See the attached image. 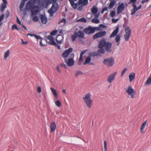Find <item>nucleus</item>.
Returning a JSON list of instances; mask_svg holds the SVG:
<instances>
[{"label": "nucleus", "mask_w": 151, "mask_h": 151, "mask_svg": "<svg viewBox=\"0 0 151 151\" xmlns=\"http://www.w3.org/2000/svg\"><path fill=\"white\" fill-rule=\"evenodd\" d=\"M17 22L19 24L21 25H22V23L19 20L18 17H17Z\"/></svg>", "instance_id": "obj_55"}, {"label": "nucleus", "mask_w": 151, "mask_h": 151, "mask_svg": "<svg viewBox=\"0 0 151 151\" xmlns=\"http://www.w3.org/2000/svg\"><path fill=\"white\" fill-rule=\"evenodd\" d=\"M116 2L115 0H112L109 6V8L111 9L112 8Z\"/></svg>", "instance_id": "obj_27"}, {"label": "nucleus", "mask_w": 151, "mask_h": 151, "mask_svg": "<svg viewBox=\"0 0 151 151\" xmlns=\"http://www.w3.org/2000/svg\"><path fill=\"white\" fill-rule=\"evenodd\" d=\"M83 5H81V6H79L78 8V10L80 11H82L83 8Z\"/></svg>", "instance_id": "obj_51"}, {"label": "nucleus", "mask_w": 151, "mask_h": 151, "mask_svg": "<svg viewBox=\"0 0 151 151\" xmlns=\"http://www.w3.org/2000/svg\"><path fill=\"white\" fill-rule=\"evenodd\" d=\"M128 94L130 96V97L132 99L134 98V95L135 94V92L131 86H129L127 89L126 91Z\"/></svg>", "instance_id": "obj_6"}, {"label": "nucleus", "mask_w": 151, "mask_h": 151, "mask_svg": "<svg viewBox=\"0 0 151 151\" xmlns=\"http://www.w3.org/2000/svg\"><path fill=\"white\" fill-rule=\"evenodd\" d=\"M50 89L52 91V93L55 96V97H57L58 94L56 90L53 88H51Z\"/></svg>", "instance_id": "obj_33"}, {"label": "nucleus", "mask_w": 151, "mask_h": 151, "mask_svg": "<svg viewBox=\"0 0 151 151\" xmlns=\"http://www.w3.org/2000/svg\"><path fill=\"white\" fill-rule=\"evenodd\" d=\"M65 61L69 66H72L74 64V61L73 59L72 58L69 59L68 61L65 59Z\"/></svg>", "instance_id": "obj_14"}, {"label": "nucleus", "mask_w": 151, "mask_h": 151, "mask_svg": "<svg viewBox=\"0 0 151 151\" xmlns=\"http://www.w3.org/2000/svg\"><path fill=\"white\" fill-rule=\"evenodd\" d=\"M9 50H8L6 52H5L4 55V59L6 60L7 57L9 56Z\"/></svg>", "instance_id": "obj_36"}, {"label": "nucleus", "mask_w": 151, "mask_h": 151, "mask_svg": "<svg viewBox=\"0 0 151 151\" xmlns=\"http://www.w3.org/2000/svg\"><path fill=\"white\" fill-rule=\"evenodd\" d=\"M5 15L4 14H2L0 15V23L1 22V21L3 19Z\"/></svg>", "instance_id": "obj_45"}, {"label": "nucleus", "mask_w": 151, "mask_h": 151, "mask_svg": "<svg viewBox=\"0 0 151 151\" xmlns=\"http://www.w3.org/2000/svg\"><path fill=\"white\" fill-rule=\"evenodd\" d=\"M145 84L146 85L151 84V75L149 77L145 83Z\"/></svg>", "instance_id": "obj_28"}, {"label": "nucleus", "mask_w": 151, "mask_h": 151, "mask_svg": "<svg viewBox=\"0 0 151 151\" xmlns=\"http://www.w3.org/2000/svg\"><path fill=\"white\" fill-rule=\"evenodd\" d=\"M35 34H28L27 35H29L31 37H35Z\"/></svg>", "instance_id": "obj_63"}, {"label": "nucleus", "mask_w": 151, "mask_h": 151, "mask_svg": "<svg viewBox=\"0 0 151 151\" xmlns=\"http://www.w3.org/2000/svg\"><path fill=\"white\" fill-rule=\"evenodd\" d=\"M102 54L101 53H99L98 52V50L97 52V53L96 52H90L89 53L88 55L89 56L94 57L96 56H98L100 54Z\"/></svg>", "instance_id": "obj_22"}, {"label": "nucleus", "mask_w": 151, "mask_h": 151, "mask_svg": "<svg viewBox=\"0 0 151 151\" xmlns=\"http://www.w3.org/2000/svg\"><path fill=\"white\" fill-rule=\"evenodd\" d=\"M103 63L109 67H111L114 64V61L112 57L107 59H104Z\"/></svg>", "instance_id": "obj_4"}, {"label": "nucleus", "mask_w": 151, "mask_h": 151, "mask_svg": "<svg viewBox=\"0 0 151 151\" xmlns=\"http://www.w3.org/2000/svg\"><path fill=\"white\" fill-rule=\"evenodd\" d=\"M117 72H116L110 74L107 79V81L109 83H111L115 79V77Z\"/></svg>", "instance_id": "obj_10"}, {"label": "nucleus", "mask_w": 151, "mask_h": 151, "mask_svg": "<svg viewBox=\"0 0 151 151\" xmlns=\"http://www.w3.org/2000/svg\"><path fill=\"white\" fill-rule=\"evenodd\" d=\"M56 105L58 107H60L61 106V103L59 100H57L55 102Z\"/></svg>", "instance_id": "obj_40"}, {"label": "nucleus", "mask_w": 151, "mask_h": 151, "mask_svg": "<svg viewBox=\"0 0 151 151\" xmlns=\"http://www.w3.org/2000/svg\"><path fill=\"white\" fill-rule=\"evenodd\" d=\"M91 60V57L89 56L87 57L85 61L83 63L84 65H86L90 63Z\"/></svg>", "instance_id": "obj_30"}, {"label": "nucleus", "mask_w": 151, "mask_h": 151, "mask_svg": "<svg viewBox=\"0 0 151 151\" xmlns=\"http://www.w3.org/2000/svg\"><path fill=\"white\" fill-rule=\"evenodd\" d=\"M57 33V31L56 30H54L53 31H52L50 33V35L52 36H55V35Z\"/></svg>", "instance_id": "obj_42"}, {"label": "nucleus", "mask_w": 151, "mask_h": 151, "mask_svg": "<svg viewBox=\"0 0 151 151\" xmlns=\"http://www.w3.org/2000/svg\"><path fill=\"white\" fill-rule=\"evenodd\" d=\"M88 0H79L78 1V6L82 5L83 6H86L88 4ZM91 0H90L91 1Z\"/></svg>", "instance_id": "obj_15"}, {"label": "nucleus", "mask_w": 151, "mask_h": 151, "mask_svg": "<svg viewBox=\"0 0 151 151\" xmlns=\"http://www.w3.org/2000/svg\"><path fill=\"white\" fill-rule=\"evenodd\" d=\"M73 48L70 47L68 49L65 50L62 53V57L64 58H66L69 56L70 53L72 51Z\"/></svg>", "instance_id": "obj_9"}, {"label": "nucleus", "mask_w": 151, "mask_h": 151, "mask_svg": "<svg viewBox=\"0 0 151 151\" xmlns=\"http://www.w3.org/2000/svg\"><path fill=\"white\" fill-rule=\"evenodd\" d=\"M115 12L114 11H112L111 12L110 14L111 17H114L115 15Z\"/></svg>", "instance_id": "obj_47"}, {"label": "nucleus", "mask_w": 151, "mask_h": 151, "mask_svg": "<svg viewBox=\"0 0 151 151\" xmlns=\"http://www.w3.org/2000/svg\"><path fill=\"white\" fill-rule=\"evenodd\" d=\"M125 30V34L124 35V38L126 41H127L129 38L131 33V30L129 27L127 26L126 27Z\"/></svg>", "instance_id": "obj_5"}, {"label": "nucleus", "mask_w": 151, "mask_h": 151, "mask_svg": "<svg viewBox=\"0 0 151 151\" xmlns=\"http://www.w3.org/2000/svg\"><path fill=\"white\" fill-rule=\"evenodd\" d=\"M56 40L57 43L60 44L63 41V37L60 35H58L57 37Z\"/></svg>", "instance_id": "obj_16"}, {"label": "nucleus", "mask_w": 151, "mask_h": 151, "mask_svg": "<svg viewBox=\"0 0 151 151\" xmlns=\"http://www.w3.org/2000/svg\"><path fill=\"white\" fill-rule=\"evenodd\" d=\"M127 70V68H125L122 71V74H121V76H122L124 73H125L126 71Z\"/></svg>", "instance_id": "obj_50"}, {"label": "nucleus", "mask_w": 151, "mask_h": 151, "mask_svg": "<svg viewBox=\"0 0 151 151\" xmlns=\"http://www.w3.org/2000/svg\"><path fill=\"white\" fill-rule=\"evenodd\" d=\"M37 91L39 93H41V87H38L37 88Z\"/></svg>", "instance_id": "obj_60"}, {"label": "nucleus", "mask_w": 151, "mask_h": 151, "mask_svg": "<svg viewBox=\"0 0 151 151\" xmlns=\"http://www.w3.org/2000/svg\"><path fill=\"white\" fill-rule=\"evenodd\" d=\"M12 30H13V29H17L18 30H19V29L17 28V25L16 24H13L12 25Z\"/></svg>", "instance_id": "obj_44"}, {"label": "nucleus", "mask_w": 151, "mask_h": 151, "mask_svg": "<svg viewBox=\"0 0 151 151\" xmlns=\"http://www.w3.org/2000/svg\"><path fill=\"white\" fill-rule=\"evenodd\" d=\"M53 7L58 8V3L57 2H53V3H52V9Z\"/></svg>", "instance_id": "obj_41"}, {"label": "nucleus", "mask_w": 151, "mask_h": 151, "mask_svg": "<svg viewBox=\"0 0 151 151\" xmlns=\"http://www.w3.org/2000/svg\"><path fill=\"white\" fill-rule=\"evenodd\" d=\"M35 38H36L37 40H40V45L42 46H44L45 45L44 44L42 43V38L39 36H37L36 35H35L34 37Z\"/></svg>", "instance_id": "obj_25"}, {"label": "nucleus", "mask_w": 151, "mask_h": 151, "mask_svg": "<svg viewBox=\"0 0 151 151\" xmlns=\"http://www.w3.org/2000/svg\"><path fill=\"white\" fill-rule=\"evenodd\" d=\"M36 2L35 0H29L26 5V9L28 10L31 9V12L32 15H35L39 12V7L38 6L33 5Z\"/></svg>", "instance_id": "obj_2"}, {"label": "nucleus", "mask_w": 151, "mask_h": 151, "mask_svg": "<svg viewBox=\"0 0 151 151\" xmlns=\"http://www.w3.org/2000/svg\"><path fill=\"white\" fill-rule=\"evenodd\" d=\"M91 22L95 23L97 24L99 22V20L97 19L94 18L92 19Z\"/></svg>", "instance_id": "obj_38"}, {"label": "nucleus", "mask_w": 151, "mask_h": 151, "mask_svg": "<svg viewBox=\"0 0 151 151\" xmlns=\"http://www.w3.org/2000/svg\"><path fill=\"white\" fill-rule=\"evenodd\" d=\"M40 19L42 23L43 24H46L47 21V17L42 14L40 15Z\"/></svg>", "instance_id": "obj_20"}, {"label": "nucleus", "mask_w": 151, "mask_h": 151, "mask_svg": "<svg viewBox=\"0 0 151 151\" xmlns=\"http://www.w3.org/2000/svg\"><path fill=\"white\" fill-rule=\"evenodd\" d=\"M83 32L86 34L89 35L94 33V30L93 27L89 26L88 27L84 29Z\"/></svg>", "instance_id": "obj_8"}, {"label": "nucleus", "mask_w": 151, "mask_h": 151, "mask_svg": "<svg viewBox=\"0 0 151 151\" xmlns=\"http://www.w3.org/2000/svg\"><path fill=\"white\" fill-rule=\"evenodd\" d=\"M2 1L3 2V4L6 5L7 4V2L6 0H2Z\"/></svg>", "instance_id": "obj_62"}, {"label": "nucleus", "mask_w": 151, "mask_h": 151, "mask_svg": "<svg viewBox=\"0 0 151 151\" xmlns=\"http://www.w3.org/2000/svg\"><path fill=\"white\" fill-rule=\"evenodd\" d=\"M9 11H7L5 15L6 18H7L8 17L9 15Z\"/></svg>", "instance_id": "obj_56"}, {"label": "nucleus", "mask_w": 151, "mask_h": 151, "mask_svg": "<svg viewBox=\"0 0 151 151\" xmlns=\"http://www.w3.org/2000/svg\"><path fill=\"white\" fill-rule=\"evenodd\" d=\"M98 11V9L94 6L93 7L91 10V12L93 14H96L97 12Z\"/></svg>", "instance_id": "obj_29"}, {"label": "nucleus", "mask_w": 151, "mask_h": 151, "mask_svg": "<svg viewBox=\"0 0 151 151\" xmlns=\"http://www.w3.org/2000/svg\"><path fill=\"white\" fill-rule=\"evenodd\" d=\"M54 46H55L57 47L58 49L60 50V49H61V48H60V45H58L56 43H55V44H54Z\"/></svg>", "instance_id": "obj_57"}, {"label": "nucleus", "mask_w": 151, "mask_h": 151, "mask_svg": "<svg viewBox=\"0 0 151 151\" xmlns=\"http://www.w3.org/2000/svg\"><path fill=\"white\" fill-rule=\"evenodd\" d=\"M58 9V8L55 7H53L52 9V6L51 9L48 10V12L50 14V17H52L53 16L54 13L56 12L57 11Z\"/></svg>", "instance_id": "obj_12"}, {"label": "nucleus", "mask_w": 151, "mask_h": 151, "mask_svg": "<svg viewBox=\"0 0 151 151\" xmlns=\"http://www.w3.org/2000/svg\"><path fill=\"white\" fill-rule=\"evenodd\" d=\"M129 77L130 82H131L135 78V73L133 72L132 73L129 75Z\"/></svg>", "instance_id": "obj_23"}, {"label": "nucleus", "mask_w": 151, "mask_h": 151, "mask_svg": "<svg viewBox=\"0 0 151 151\" xmlns=\"http://www.w3.org/2000/svg\"><path fill=\"white\" fill-rule=\"evenodd\" d=\"M99 27L100 28H106L107 27L105 25L102 24H100L99 25Z\"/></svg>", "instance_id": "obj_49"}, {"label": "nucleus", "mask_w": 151, "mask_h": 151, "mask_svg": "<svg viewBox=\"0 0 151 151\" xmlns=\"http://www.w3.org/2000/svg\"><path fill=\"white\" fill-rule=\"evenodd\" d=\"M105 31H101L95 34L93 37V39H96L99 38L101 37L105 36L106 34Z\"/></svg>", "instance_id": "obj_7"}, {"label": "nucleus", "mask_w": 151, "mask_h": 151, "mask_svg": "<svg viewBox=\"0 0 151 151\" xmlns=\"http://www.w3.org/2000/svg\"><path fill=\"white\" fill-rule=\"evenodd\" d=\"M47 39L50 40V41L48 42V43L49 45H54L55 44L56 42L54 41V38L51 35L47 36Z\"/></svg>", "instance_id": "obj_13"}, {"label": "nucleus", "mask_w": 151, "mask_h": 151, "mask_svg": "<svg viewBox=\"0 0 151 151\" xmlns=\"http://www.w3.org/2000/svg\"><path fill=\"white\" fill-rule=\"evenodd\" d=\"M60 65L61 67H64L65 68H67V65L64 63L60 64Z\"/></svg>", "instance_id": "obj_54"}, {"label": "nucleus", "mask_w": 151, "mask_h": 151, "mask_svg": "<svg viewBox=\"0 0 151 151\" xmlns=\"http://www.w3.org/2000/svg\"><path fill=\"white\" fill-rule=\"evenodd\" d=\"M78 37L77 34H76V32H74V34L71 36V39L73 42L75 41L76 39Z\"/></svg>", "instance_id": "obj_32"}, {"label": "nucleus", "mask_w": 151, "mask_h": 151, "mask_svg": "<svg viewBox=\"0 0 151 151\" xmlns=\"http://www.w3.org/2000/svg\"><path fill=\"white\" fill-rule=\"evenodd\" d=\"M83 100L87 106L90 108L93 103V101L91 99V94L90 93L86 94L83 97Z\"/></svg>", "instance_id": "obj_3"}, {"label": "nucleus", "mask_w": 151, "mask_h": 151, "mask_svg": "<svg viewBox=\"0 0 151 151\" xmlns=\"http://www.w3.org/2000/svg\"><path fill=\"white\" fill-rule=\"evenodd\" d=\"M136 11L135 10V9L133 8L131 10V15H133L135 12H136Z\"/></svg>", "instance_id": "obj_52"}, {"label": "nucleus", "mask_w": 151, "mask_h": 151, "mask_svg": "<svg viewBox=\"0 0 151 151\" xmlns=\"http://www.w3.org/2000/svg\"><path fill=\"white\" fill-rule=\"evenodd\" d=\"M118 20L119 19H112V21L113 23H116L118 21Z\"/></svg>", "instance_id": "obj_58"}, {"label": "nucleus", "mask_w": 151, "mask_h": 151, "mask_svg": "<svg viewBox=\"0 0 151 151\" xmlns=\"http://www.w3.org/2000/svg\"><path fill=\"white\" fill-rule=\"evenodd\" d=\"M77 0H69L70 4L74 9H76L78 6V2L76 3H75V1H76Z\"/></svg>", "instance_id": "obj_18"}, {"label": "nucleus", "mask_w": 151, "mask_h": 151, "mask_svg": "<svg viewBox=\"0 0 151 151\" xmlns=\"http://www.w3.org/2000/svg\"><path fill=\"white\" fill-rule=\"evenodd\" d=\"M102 9L104 11H106L107 10V7H105L103 8Z\"/></svg>", "instance_id": "obj_64"}, {"label": "nucleus", "mask_w": 151, "mask_h": 151, "mask_svg": "<svg viewBox=\"0 0 151 151\" xmlns=\"http://www.w3.org/2000/svg\"><path fill=\"white\" fill-rule=\"evenodd\" d=\"M87 50H83L81 52L80 54V58L79 59V61H81L83 60L82 57L83 54L86 52Z\"/></svg>", "instance_id": "obj_26"}, {"label": "nucleus", "mask_w": 151, "mask_h": 151, "mask_svg": "<svg viewBox=\"0 0 151 151\" xmlns=\"http://www.w3.org/2000/svg\"><path fill=\"white\" fill-rule=\"evenodd\" d=\"M115 40L116 42L118 43L117 45H119L120 44L119 41L120 40V36L119 35H116L115 37Z\"/></svg>", "instance_id": "obj_24"}, {"label": "nucleus", "mask_w": 151, "mask_h": 151, "mask_svg": "<svg viewBox=\"0 0 151 151\" xmlns=\"http://www.w3.org/2000/svg\"><path fill=\"white\" fill-rule=\"evenodd\" d=\"M21 41H22V43H21L22 44H27L28 43V42L27 41H26L25 42L22 39H21Z\"/></svg>", "instance_id": "obj_59"}, {"label": "nucleus", "mask_w": 151, "mask_h": 151, "mask_svg": "<svg viewBox=\"0 0 151 151\" xmlns=\"http://www.w3.org/2000/svg\"><path fill=\"white\" fill-rule=\"evenodd\" d=\"M112 43L109 42H106L104 38L101 39L99 42L98 48V52L104 54L105 50L108 53H110L112 51Z\"/></svg>", "instance_id": "obj_1"}, {"label": "nucleus", "mask_w": 151, "mask_h": 151, "mask_svg": "<svg viewBox=\"0 0 151 151\" xmlns=\"http://www.w3.org/2000/svg\"><path fill=\"white\" fill-rule=\"evenodd\" d=\"M57 70V71L59 73H60L61 72V70L60 69V67L59 66H58L56 68Z\"/></svg>", "instance_id": "obj_61"}, {"label": "nucleus", "mask_w": 151, "mask_h": 151, "mask_svg": "<svg viewBox=\"0 0 151 151\" xmlns=\"http://www.w3.org/2000/svg\"><path fill=\"white\" fill-rule=\"evenodd\" d=\"M119 27L118 26H117L115 30L110 35V38H111L114 37L117 35L119 32Z\"/></svg>", "instance_id": "obj_19"}, {"label": "nucleus", "mask_w": 151, "mask_h": 151, "mask_svg": "<svg viewBox=\"0 0 151 151\" xmlns=\"http://www.w3.org/2000/svg\"><path fill=\"white\" fill-rule=\"evenodd\" d=\"M45 2L48 4H50L52 2V0H45Z\"/></svg>", "instance_id": "obj_53"}, {"label": "nucleus", "mask_w": 151, "mask_h": 151, "mask_svg": "<svg viewBox=\"0 0 151 151\" xmlns=\"http://www.w3.org/2000/svg\"><path fill=\"white\" fill-rule=\"evenodd\" d=\"M7 6L6 5L3 4V3L1 4V5L0 7L1 11L3 12L4 11L5 8Z\"/></svg>", "instance_id": "obj_35"}, {"label": "nucleus", "mask_w": 151, "mask_h": 151, "mask_svg": "<svg viewBox=\"0 0 151 151\" xmlns=\"http://www.w3.org/2000/svg\"><path fill=\"white\" fill-rule=\"evenodd\" d=\"M146 125V121L144 122L142 125L141 128V131L142 133L143 132V130Z\"/></svg>", "instance_id": "obj_34"}, {"label": "nucleus", "mask_w": 151, "mask_h": 151, "mask_svg": "<svg viewBox=\"0 0 151 151\" xmlns=\"http://www.w3.org/2000/svg\"><path fill=\"white\" fill-rule=\"evenodd\" d=\"M82 72L80 70H78L76 71L75 73V77H77L79 75L82 74Z\"/></svg>", "instance_id": "obj_39"}, {"label": "nucleus", "mask_w": 151, "mask_h": 151, "mask_svg": "<svg viewBox=\"0 0 151 151\" xmlns=\"http://www.w3.org/2000/svg\"><path fill=\"white\" fill-rule=\"evenodd\" d=\"M27 0H23V1L21 3L20 5V9L21 11H22V9L23 8L25 5V1Z\"/></svg>", "instance_id": "obj_31"}, {"label": "nucleus", "mask_w": 151, "mask_h": 151, "mask_svg": "<svg viewBox=\"0 0 151 151\" xmlns=\"http://www.w3.org/2000/svg\"><path fill=\"white\" fill-rule=\"evenodd\" d=\"M76 34H77V36L79 38H84V32L81 30H79L77 32H76Z\"/></svg>", "instance_id": "obj_21"}, {"label": "nucleus", "mask_w": 151, "mask_h": 151, "mask_svg": "<svg viewBox=\"0 0 151 151\" xmlns=\"http://www.w3.org/2000/svg\"><path fill=\"white\" fill-rule=\"evenodd\" d=\"M50 127L51 132H52L55 131L56 128V124L55 122L50 123Z\"/></svg>", "instance_id": "obj_17"}, {"label": "nucleus", "mask_w": 151, "mask_h": 151, "mask_svg": "<svg viewBox=\"0 0 151 151\" xmlns=\"http://www.w3.org/2000/svg\"><path fill=\"white\" fill-rule=\"evenodd\" d=\"M104 149L105 151H106L107 149V143L106 141H104Z\"/></svg>", "instance_id": "obj_48"}, {"label": "nucleus", "mask_w": 151, "mask_h": 151, "mask_svg": "<svg viewBox=\"0 0 151 151\" xmlns=\"http://www.w3.org/2000/svg\"><path fill=\"white\" fill-rule=\"evenodd\" d=\"M86 19L84 18H82L81 19H78L77 20V22H86Z\"/></svg>", "instance_id": "obj_37"}, {"label": "nucleus", "mask_w": 151, "mask_h": 151, "mask_svg": "<svg viewBox=\"0 0 151 151\" xmlns=\"http://www.w3.org/2000/svg\"><path fill=\"white\" fill-rule=\"evenodd\" d=\"M94 28V32H95V30H98L99 31H100L101 29L100 28V27H93Z\"/></svg>", "instance_id": "obj_46"}, {"label": "nucleus", "mask_w": 151, "mask_h": 151, "mask_svg": "<svg viewBox=\"0 0 151 151\" xmlns=\"http://www.w3.org/2000/svg\"><path fill=\"white\" fill-rule=\"evenodd\" d=\"M32 20L35 22H37L39 21V18L37 16H34L32 19Z\"/></svg>", "instance_id": "obj_43"}, {"label": "nucleus", "mask_w": 151, "mask_h": 151, "mask_svg": "<svg viewBox=\"0 0 151 151\" xmlns=\"http://www.w3.org/2000/svg\"><path fill=\"white\" fill-rule=\"evenodd\" d=\"M125 9L124 4L123 3H121L119 5L117 8V14H120Z\"/></svg>", "instance_id": "obj_11"}]
</instances>
